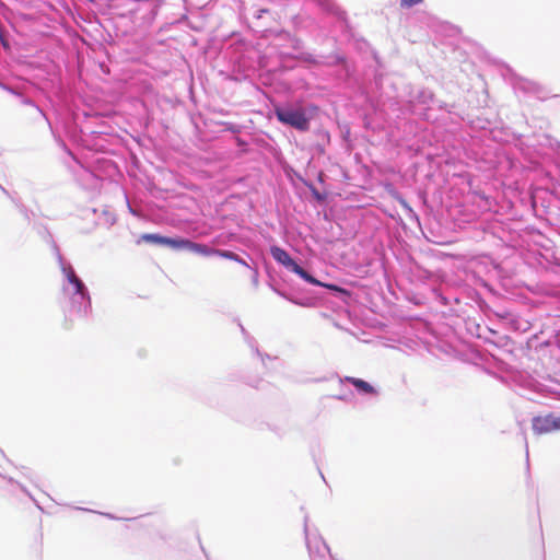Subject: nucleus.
<instances>
[{
    "label": "nucleus",
    "mask_w": 560,
    "mask_h": 560,
    "mask_svg": "<svg viewBox=\"0 0 560 560\" xmlns=\"http://www.w3.org/2000/svg\"><path fill=\"white\" fill-rule=\"evenodd\" d=\"M532 428L535 434L541 435L560 430V418L552 413L534 417Z\"/></svg>",
    "instance_id": "obj_2"
},
{
    "label": "nucleus",
    "mask_w": 560,
    "mask_h": 560,
    "mask_svg": "<svg viewBox=\"0 0 560 560\" xmlns=\"http://www.w3.org/2000/svg\"><path fill=\"white\" fill-rule=\"evenodd\" d=\"M317 4L323 7L325 10H332L334 3L331 0H314Z\"/></svg>",
    "instance_id": "obj_10"
},
{
    "label": "nucleus",
    "mask_w": 560,
    "mask_h": 560,
    "mask_svg": "<svg viewBox=\"0 0 560 560\" xmlns=\"http://www.w3.org/2000/svg\"><path fill=\"white\" fill-rule=\"evenodd\" d=\"M295 273L304 279L306 282L312 283L314 285H323V282L315 279L312 275H310L306 270H304L301 266L295 270Z\"/></svg>",
    "instance_id": "obj_9"
},
{
    "label": "nucleus",
    "mask_w": 560,
    "mask_h": 560,
    "mask_svg": "<svg viewBox=\"0 0 560 560\" xmlns=\"http://www.w3.org/2000/svg\"><path fill=\"white\" fill-rule=\"evenodd\" d=\"M345 382L352 384L359 392L364 394L374 393V388L365 381L352 376H346Z\"/></svg>",
    "instance_id": "obj_6"
},
{
    "label": "nucleus",
    "mask_w": 560,
    "mask_h": 560,
    "mask_svg": "<svg viewBox=\"0 0 560 560\" xmlns=\"http://www.w3.org/2000/svg\"><path fill=\"white\" fill-rule=\"evenodd\" d=\"M214 255L223 257V258H226V259H230V260L237 261V262H240V264H242V265L247 267V264L238 255H236L233 252L215 249V254Z\"/></svg>",
    "instance_id": "obj_8"
},
{
    "label": "nucleus",
    "mask_w": 560,
    "mask_h": 560,
    "mask_svg": "<svg viewBox=\"0 0 560 560\" xmlns=\"http://www.w3.org/2000/svg\"><path fill=\"white\" fill-rule=\"evenodd\" d=\"M141 238L147 243L166 245L176 249L177 238L165 237L159 234H143Z\"/></svg>",
    "instance_id": "obj_5"
},
{
    "label": "nucleus",
    "mask_w": 560,
    "mask_h": 560,
    "mask_svg": "<svg viewBox=\"0 0 560 560\" xmlns=\"http://www.w3.org/2000/svg\"><path fill=\"white\" fill-rule=\"evenodd\" d=\"M66 276H67V279L70 283H72L75 288V293L84 296L85 294V288H84V284L83 282L78 278V276L75 275L74 270L72 268H69L67 271H66Z\"/></svg>",
    "instance_id": "obj_7"
},
{
    "label": "nucleus",
    "mask_w": 560,
    "mask_h": 560,
    "mask_svg": "<svg viewBox=\"0 0 560 560\" xmlns=\"http://www.w3.org/2000/svg\"><path fill=\"white\" fill-rule=\"evenodd\" d=\"M421 2H422V0H401L400 1V5L402 8H411V7H413L416 4H419Z\"/></svg>",
    "instance_id": "obj_12"
},
{
    "label": "nucleus",
    "mask_w": 560,
    "mask_h": 560,
    "mask_svg": "<svg viewBox=\"0 0 560 560\" xmlns=\"http://www.w3.org/2000/svg\"><path fill=\"white\" fill-rule=\"evenodd\" d=\"M322 287H325V288H327L329 290H332V291H336V292H339V293H342V294H348V292L345 289H342V288H340V287H338L336 284L323 283Z\"/></svg>",
    "instance_id": "obj_11"
},
{
    "label": "nucleus",
    "mask_w": 560,
    "mask_h": 560,
    "mask_svg": "<svg viewBox=\"0 0 560 560\" xmlns=\"http://www.w3.org/2000/svg\"><path fill=\"white\" fill-rule=\"evenodd\" d=\"M176 249H187L202 256H214L215 254V248L182 237H177Z\"/></svg>",
    "instance_id": "obj_3"
},
{
    "label": "nucleus",
    "mask_w": 560,
    "mask_h": 560,
    "mask_svg": "<svg viewBox=\"0 0 560 560\" xmlns=\"http://www.w3.org/2000/svg\"><path fill=\"white\" fill-rule=\"evenodd\" d=\"M270 253H271L272 258L276 261H278L279 264H281L282 266H284L287 269L291 270L294 273H295V270H298V268L300 267L291 258V256L288 254V252L279 246H272L270 248Z\"/></svg>",
    "instance_id": "obj_4"
},
{
    "label": "nucleus",
    "mask_w": 560,
    "mask_h": 560,
    "mask_svg": "<svg viewBox=\"0 0 560 560\" xmlns=\"http://www.w3.org/2000/svg\"><path fill=\"white\" fill-rule=\"evenodd\" d=\"M275 115L280 122L296 130L307 131L310 129V119L302 107L275 106Z\"/></svg>",
    "instance_id": "obj_1"
}]
</instances>
